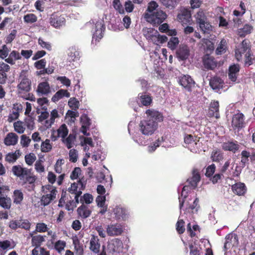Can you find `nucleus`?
<instances>
[{
	"label": "nucleus",
	"mask_w": 255,
	"mask_h": 255,
	"mask_svg": "<svg viewBox=\"0 0 255 255\" xmlns=\"http://www.w3.org/2000/svg\"><path fill=\"white\" fill-rule=\"evenodd\" d=\"M147 115L146 120L140 121L139 129L145 135H151L154 133L158 127V123L162 122L163 116L157 111L148 109L145 112Z\"/></svg>",
	"instance_id": "nucleus-1"
},
{
	"label": "nucleus",
	"mask_w": 255,
	"mask_h": 255,
	"mask_svg": "<svg viewBox=\"0 0 255 255\" xmlns=\"http://www.w3.org/2000/svg\"><path fill=\"white\" fill-rule=\"evenodd\" d=\"M11 171L14 175L23 180V185L28 183L32 185V187H34V183L37 178L30 169L23 167L20 165H16L12 167Z\"/></svg>",
	"instance_id": "nucleus-2"
},
{
	"label": "nucleus",
	"mask_w": 255,
	"mask_h": 255,
	"mask_svg": "<svg viewBox=\"0 0 255 255\" xmlns=\"http://www.w3.org/2000/svg\"><path fill=\"white\" fill-rule=\"evenodd\" d=\"M166 13L161 10H157L152 13L145 12L144 18L148 22L153 25H159L167 18Z\"/></svg>",
	"instance_id": "nucleus-3"
},
{
	"label": "nucleus",
	"mask_w": 255,
	"mask_h": 255,
	"mask_svg": "<svg viewBox=\"0 0 255 255\" xmlns=\"http://www.w3.org/2000/svg\"><path fill=\"white\" fill-rule=\"evenodd\" d=\"M20 83L17 85V88L20 93L29 92L31 89V80L26 75V72L22 71L19 75Z\"/></svg>",
	"instance_id": "nucleus-4"
},
{
	"label": "nucleus",
	"mask_w": 255,
	"mask_h": 255,
	"mask_svg": "<svg viewBox=\"0 0 255 255\" xmlns=\"http://www.w3.org/2000/svg\"><path fill=\"white\" fill-rule=\"evenodd\" d=\"M249 51H252L251 42L249 39H245L235 50L236 58L238 61H240L242 59V54Z\"/></svg>",
	"instance_id": "nucleus-5"
},
{
	"label": "nucleus",
	"mask_w": 255,
	"mask_h": 255,
	"mask_svg": "<svg viewBox=\"0 0 255 255\" xmlns=\"http://www.w3.org/2000/svg\"><path fill=\"white\" fill-rule=\"evenodd\" d=\"M85 186V184H84L80 179L77 183H72L68 189L70 193L75 195L74 199L76 203H79V198L81 196L82 193V190L84 189Z\"/></svg>",
	"instance_id": "nucleus-6"
},
{
	"label": "nucleus",
	"mask_w": 255,
	"mask_h": 255,
	"mask_svg": "<svg viewBox=\"0 0 255 255\" xmlns=\"http://www.w3.org/2000/svg\"><path fill=\"white\" fill-rule=\"evenodd\" d=\"M232 126L234 129L240 130L246 126L244 115L238 112L233 116L232 120Z\"/></svg>",
	"instance_id": "nucleus-7"
},
{
	"label": "nucleus",
	"mask_w": 255,
	"mask_h": 255,
	"mask_svg": "<svg viewBox=\"0 0 255 255\" xmlns=\"http://www.w3.org/2000/svg\"><path fill=\"white\" fill-rule=\"evenodd\" d=\"M204 68L207 70H214L218 65V62L214 56L206 54L202 58Z\"/></svg>",
	"instance_id": "nucleus-8"
},
{
	"label": "nucleus",
	"mask_w": 255,
	"mask_h": 255,
	"mask_svg": "<svg viewBox=\"0 0 255 255\" xmlns=\"http://www.w3.org/2000/svg\"><path fill=\"white\" fill-rule=\"evenodd\" d=\"M179 84L188 92H191L195 87V82L189 75H183L179 78Z\"/></svg>",
	"instance_id": "nucleus-9"
},
{
	"label": "nucleus",
	"mask_w": 255,
	"mask_h": 255,
	"mask_svg": "<svg viewBox=\"0 0 255 255\" xmlns=\"http://www.w3.org/2000/svg\"><path fill=\"white\" fill-rule=\"evenodd\" d=\"M177 19L179 22L182 23L183 26L190 24L192 21L190 10L187 8L181 9L177 15Z\"/></svg>",
	"instance_id": "nucleus-10"
},
{
	"label": "nucleus",
	"mask_w": 255,
	"mask_h": 255,
	"mask_svg": "<svg viewBox=\"0 0 255 255\" xmlns=\"http://www.w3.org/2000/svg\"><path fill=\"white\" fill-rule=\"evenodd\" d=\"M65 21L63 16L56 12L52 13L49 18V23L55 28H59L64 25Z\"/></svg>",
	"instance_id": "nucleus-11"
},
{
	"label": "nucleus",
	"mask_w": 255,
	"mask_h": 255,
	"mask_svg": "<svg viewBox=\"0 0 255 255\" xmlns=\"http://www.w3.org/2000/svg\"><path fill=\"white\" fill-rule=\"evenodd\" d=\"M124 247L122 241L119 239H114L108 245V249L112 253H120L123 252Z\"/></svg>",
	"instance_id": "nucleus-12"
},
{
	"label": "nucleus",
	"mask_w": 255,
	"mask_h": 255,
	"mask_svg": "<svg viewBox=\"0 0 255 255\" xmlns=\"http://www.w3.org/2000/svg\"><path fill=\"white\" fill-rule=\"evenodd\" d=\"M105 30V26L104 24V21L99 20L95 23V31L93 34V40L99 41L103 37L104 32Z\"/></svg>",
	"instance_id": "nucleus-13"
},
{
	"label": "nucleus",
	"mask_w": 255,
	"mask_h": 255,
	"mask_svg": "<svg viewBox=\"0 0 255 255\" xmlns=\"http://www.w3.org/2000/svg\"><path fill=\"white\" fill-rule=\"evenodd\" d=\"M10 70V67L7 64L0 62V84L4 85L8 79L7 72Z\"/></svg>",
	"instance_id": "nucleus-14"
},
{
	"label": "nucleus",
	"mask_w": 255,
	"mask_h": 255,
	"mask_svg": "<svg viewBox=\"0 0 255 255\" xmlns=\"http://www.w3.org/2000/svg\"><path fill=\"white\" fill-rule=\"evenodd\" d=\"M106 231L109 236H119L123 233V228L119 224H111L108 225Z\"/></svg>",
	"instance_id": "nucleus-15"
},
{
	"label": "nucleus",
	"mask_w": 255,
	"mask_h": 255,
	"mask_svg": "<svg viewBox=\"0 0 255 255\" xmlns=\"http://www.w3.org/2000/svg\"><path fill=\"white\" fill-rule=\"evenodd\" d=\"M240 66L239 64H233L230 65L228 70L229 79L232 82H236L239 75Z\"/></svg>",
	"instance_id": "nucleus-16"
},
{
	"label": "nucleus",
	"mask_w": 255,
	"mask_h": 255,
	"mask_svg": "<svg viewBox=\"0 0 255 255\" xmlns=\"http://www.w3.org/2000/svg\"><path fill=\"white\" fill-rule=\"evenodd\" d=\"M222 148L225 151L235 153L239 149L240 145L237 140L228 141L222 143Z\"/></svg>",
	"instance_id": "nucleus-17"
},
{
	"label": "nucleus",
	"mask_w": 255,
	"mask_h": 255,
	"mask_svg": "<svg viewBox=\"0 0 255 255\" xmlns=\"http://www.w3.org/2000/svg\"><path fill=\"white\" fill-rule=\"evenodd\" d=\"M50 193L43 195L41 198V203L45 206L50 204V203L56 198V195L57 191L55 188L51 187Z\"/></svg>",
	"instance_id": "nucleus-18"
},
{
	"label": "nucleus",
	"mask_w": 255,
	"mask_h": 255,
	"mask_svg": "<svg viewBox=\"0 0 255 255\" xmlns=\"http://www.w3.org/2000/svg\"><path fill=\"white\" fill-rule=\"evenodd\" d=\"M189 54L190 50L189 47L186 45H180L176 52L177 57L180 60L187 59Z\"/></svg>",
	"instance_id": "nucleus-19"
},
{
	"label": "nucleus",
	"mask_w": 255,
	"mask_h": 255,
	"mask_svg": "<svg viewBox=\"0 0 255 255\" xmlns=\"http://www.w3.org/2000/svg\"><path fill=\"white\" fill-rule=\"evenodd\" d=\"M208 115L210 118L215 117L217 119L220 118L219 103L218 101H214L210 103Z\"/></svg>",
	"instance_id": "nucleus-20"
},
{
	"label": "nucleus",
	"mask_w": 255,
	"mask_h": 255,
	"mask_svg": "<svg viewBox=\"0 0 255 255\" xmlns=\"http://www.w3.org/2000/svg\"><path fill=\"white\" fill-rule=\"evenodd\" d=\"M143 34L148 41L153 42L157 35L158 31L153 28L144 27L142 29Z\"/></svg>",
	"instance_id": "nucleus-21"
},
{
	"label": "nucleus",
	"mask_w": 255,
	"mask_h": 255,
	"mask_svg": "<svg viewBox=\"0 0 255 255\" xmlns=\"http://www.w3.org/2000/svg\"><path fill=\"white\" fill-rule=\"evenodd\" d=\"M233 193L238 196L244 195L247 189L244 183L238 182L232 186Z\"/></svg>",
	"instance_id": "nucleus-22"
},
{
	"label": "nucleus",
	"mask_w": 255,
	"mask_h": 255,
	"mask_svg": "<svg viewBox=\"0 0 255 255\" xmlns=\"http://www.w3.org/2000/svg\"><path fill=\"white\" fill-rule=\"evenodd\" d=\"M34 233H30L29 236L31 238V245L34 247H40L42 244L45 242V236L41 235H34Z\"/></svg>",
	"instance_id": "nucleus-23"
},
{
	"label": "nucleus",
	"mask_w": 255,
	"mask_h": 255,
	"mask_svg": "<svg viewBox=\"0 0 255 255\" xmlns=\"http://www.w3.org/2000/svg\"><path fill=\"white\" fill-rule=\"evenodd\" d=\"M36 92L39 96L47 95L51 92L49 83L47 82L40 83L37 86Z\"/></svg>",
	"instance_id": "nucleus-24"
},
{
	"label": "nucleus",
	"mask_w": 255,
	"mask_h": 255,
	"mask_svg": "<svg viewBox=\"0 0 255 255\" xmlns=\"http://www.w3.org/2000/svg\"><path fill=\"white\" fill-rule=\"evenodd\" d=\"M224 247L225 248H230L231 247L234 246L238 244V238L237 235L230 234L226 236Z\"/></svg>",
	"instance_id": "nucleus-25"
},
{
	"label": "nucleus",
	"mask_w": 255,
	"mask_h": 255,
	"mask_svg": "<svg viewBox=\"0 0 255 255\" xmlns=\"http://www.w3.org/2000/svg\"><path fill=\"white\" fill-rule=\"evenodd\" d=\"M66 246V243L63 240H58L55 242L53 245L49 244V242L47 244V246L49 249H54L58 253L61 254Z\"/></svg>",
	"instance_id": "nucleus-26"
},
{
	"label": "nucleus",
	"mask_w": 255,
	"mask_h": 255,
	"mask_svg": "<svg viewBox=\"0 0 255 255\" xmlns=\"http://www.w3.org/2000/svg\"><path fill=\"white\" fill-rule=\"evenodd\" d=\"M18 137L13 132L7 133L4 139V143L7 146L14 145L17 143Z\"/></svg>",
	"instance_id": "nucleus-27"
},
{
	"label": "nucleus",
	"mask_w": 255,
	"mask_h": 255,
	"mask_svg": "<svg viewBox=\"0 0 255 255\" xmlns=\"http://www.w3.org/2000/svg\"><path fill=\"white\" fill-rule=\"evenodd\" d=\"M92 213L89 207L84 204H82L77 209V213L79 216L83 219L89 217Z\"/></svg>",
	"instance_id": "nucleus-28"
},
{
	"label": "nucleus",
	"mask_w": 255,
	"mask_h": 255,
	"mask_svg": "<svg viewBox=\"0 0 255 255\" xmlns=\"http://www.w3.org/2000/svg\"><path fill=\"white\" fill-rule=\"evenodd\" d=\"M137 98L141 104L144 106H149L152 102L151 96L146 93H139Z\"/></svg>",
	"instance_id": "nucleus-29"
},
{
	"label": "nucleus",
	"mask_w": 255,
	"mask_h": 255,
	"mask_svg": "<svg viewBox=\"0 0 255 255\" xmlns=\"http://www.w3.org/2000/svg\"><path fill=\"white\" fill-rule=\"evenodd\" d=\"M13 203L16 205H20L24 199V195L21 190H14L12 196Z\"/></svg>",
	"instance_id": "nucleus-30"
},
{
	"label": "nucleus",
	"mask_w": 255,
	"mask_h": 255,
	"mask_svg": "<svg viewBox=\"0 0 255 255\" xmlns=\"http://www.w3.org/2000/svg\"><path fill=\"white\" fill-rule=\"evenodd\" d=\"M224 82L219 77L215 76L210 81V85L214 90L220 89L223 88Z\"/></svg>",
	"instance_id": "nucleus-31"
},
{
	"label": "nucleus",
	"mask_w": 255,
	"mask_h": 255,
	"mask_svg": "<svg viewBox=\"0 0 255 255\" xmlns=\"http://www.w3.org/2000/svg\"><path fill=\"white\" fill-rule=\"evenodd\" d=\"M194 17L197 25L208 19L205 10L202 8L198 10V11L195 14Z\"/></svg>",
	"instance_id": "nucleus-32"
},
{
	"label": "nucleus",
	"mask_w": 255,
	"mask_h": 255,
	"mask_svg": "<svg viewBox=\"0 0 255 255\" xmlns=\"http://www.w3.org/2000/svg\"><path fill=\"white\" fill-rule=\"evenodd\" d=\"M197 25L201 31L204 33L210 34L213 30V26L208 20V19L205 21L199 23Z\"/></svg>",
	"instance_id": "nucleus-33"
},
{
	"label": "nucleus",
	"mask_w": 255,
	"mask_h": 255,
	"mask_svg": "<svg viewBox=\"0 0 255 255\" xmlns=\"http://www.w3.org/2000/svg\"><path fill=\"white\" fill-rule=\"evenodd\" d=\"M47 110V107H42V110H40L39 108L37 109V113L38 114H40V115L38 117V121L39 122H45L46 120H48L47 119L49 116V114Z\"/></svg>",
	"instance_id": "nucleus-34"
},
{
	"label": "nucleus",
	"mask_w": 255,
	"mask_h": 255,
	"mask_svg": "<svg viewBox=\"0 0 255 255\" xmlns=\"http://www.w3.org/2000/svg\"><path fill=\"white\" fill-rule=\"evenodd\" d=\"M98 237L93 236L90 242V249L95 253H98L100 251V244Z\"/></svg>",
	"instance_id": "nucleus-35"
},
{
	"label": "nucleus",
	"mask_w": 255,
	"mask_h": 255,
	"mask_svg": "<svg viewBox=\"0 0 255 255\" xmlns=\"http://www.w3.org/2000/svg\"><path fill=\"white\" fill-rule=\"evenodd\" d=\"M192 177L188 180L190 185L194 188H195L198 184V183L200 181V175L197 169L193 170Z\"/></svg>",
	"instance_id": "nucleus-36"
},
{
	"label": "nucleus",
	"mask_w": 255,
	"mask_h": 255,
	"mask_svg": "<svg viewBox=\"0 0 255 255\" xmlns=\"http://www.w3.org/2000/svg\"><path fill=\"white\" fill-rule=\"evenodd\" d=\"M21 58V57L19 53L16 50H13L10 53L9 57L5 59V61L8 64L13 65L15 64V60H19Z\"/></svg>",
	"instance_id": "nucleus-37"
},
{
	"label": "nucleus",
	"mask_w": 255,
	"mask_h": 255,
	"mask_svg": "<svg viewBox=\"0 0 255 255\" xmlns=\"http://www.w3.org/2000/svg\"><path fill=\"white\" fill-rule=\"evenodd\" d=\"M68 60L69 62L75 61L80 58V52L75 47H72L69 49Z\"/></svg>",
	"instance_id": "nucleus-38"
},
{
	"label": "nucleus",
	"mask_w": 255,
	"mask_h": 255,
	"mask_svg": "<svg viewBox=\"0 0 255 255\" xmlns=\"http://www.w3.org/2000/svg\"><path fill=\"white\" fill-rule=\"evenodd\" d=\"M114 213L117 220H125L127 218L126 210L120 207H116L114 209Z\"/></svg>",
	"instance_id": "nucleus-39"
},
{
	"label": "nucleus",
	"mask_w": 255,
	"mask_h": 255,
	"mask_svg": "<svg viewBox=\"0 0 255 255\" xmlns=\"http://www.w3.org/2000/svg\"><path fill=\"white\" fill-rule=\"evenodd\" d=\"M58 117L59 114L58 111L56 109L53 110L50 113V119L45 121V124H44V126L46 128H50L52 125L54 123L55 119Z\"/></svg>",
	"instance_id": "nucleus-40"
},
{
	"label": "nucleus",
	"mask_w": 255,
	"mask_h": 255,
	"mask_svg": "<svg viewBox=\"0 0 255 255\" xmlns=\"http://www.w3.org/2000/svg\"><path fill=\"white\" fill-rule=\"evenodd\" d=\"M64 97H69L70 93L66 90L61 89L58 91L52 97V101L54 102H57Z\"/></svg>",
	"instance_id": "nucleus-41"
},
{
	"label": "nucleus",
	"mask_w": 255,
	"mask_h": 255,
	"mask_svg": "<svg viewBox=\"0 0 255 255\" xmlns=\"http://www.w3.org/2000/svg\"><path fill=\"white\" fill-rule=\"evenodd\" d=\"M180 0H159L160 2L166 8L170 9L174 8Z\"/></svg>",
	"instance_id": "nucleus-42"
},
{
	"label": "nucleus",
	"mask_w": 255,
	"mask_h": 255,
	"mask_svg": "<svg viewBox=\"0 0 255 255\" xmlns=\"http://www.w3.org/2000/svg\"><path fill=\"white\" fill-rule=\"evenodd\" d=\"M68 129L65 124H62L56 131V138L61 137L64 139L68 135Z\"/></svg>",
	"instance_id": "nucleus-43"
},
{
	"label": "nucleus",
	"mask_w": 255,
	"mask_h": 255,
	"mask_svg": "<svg viewBox=\"0 0 255 255\" xmlns=\"http://www.w3.org/2000/svg\"><path fill=\"white\" fill-rule=\"evenodd\" d=\"M253 30V27L250 24H245L244 27L240 28L238 31L240 37H244L247 34H250Z\"/></svg>",
	"instance_id": "nucleus-44"
},
{
	"label": "nucleus",
	"mask_w": 255,
	"mask_h": 255,
	"mask_svg": "<svg viewBox=\"0 0 255 255\" xmlns=\"http://www.w3.org/2000/svg\"><path fill=\"white\" fill-rule=\"evenodd\" d=\"M227 43L225 39H222L216 49V54L221 55L226 52L227 49Z\"/></svg>",
	"instance_id": "nucleus-45"
},
{
	"label": "nucleus",
	"mask_w": 255,
	"mask_h": 255,
	"mask_svg": "<svg viewBox=\"0 0 255 255\" xmlns=\"http://www.w3.org/2000/svg\"><path fill=\"white\" fill-rule=\"evenodd\" d=\"M11 205V200L7 197H0V206L4 209H9Z\"/></svg>",
	"instance_id": "nucleus-46"
},
{
	"label": "nucleus",
	"mask_w": 255,
	"mask_h": 255,
	"mask_svg": "<svg viewBox=\"0 0 255 255\" xmlns=\"http://www.w3.org/2000/svg\"><path fill=\"white\" fill-rule=\"evenodd\" d=\"M211 158L213 161L219 162L223 159V153L219 149L214 150L211 153Z\"/></svg>",
	"instance_id": "nucleus-47"
},
{
	"label": "nucleus",
	"mask_w": 255,
	"mask_h": 255,
	"mask_svg": "<svg viewBox=\"0 0 255 255\" xmlns=\"http://www.w3.org/2000/svg\"><path fill=\"white\" fill-rule=\"evenodd\" d=\"M73 244L76 254L78 255H83L84 251L83 245L80 243L79 240L77 238L73 239Z\"/></svg>",
	"instance_id": "nucleus-48"
},
{
	"label": "nucleus",
	"mask_w": 255,
	"mask_h": 255,
	"mask_svg": "<svg viewBox=\"0 0 255 255\" xmlns=\"http://www.w3.org/2000/svg\"><path fill=\"white\" fill-rule=\"evenodd\" d=\"M75 139V135L70 134L65 139L63 140V141L65 144L66 147L68 149H70L73 146V144Z\"/></svg>",
	"instance_id": "nucleus-49"
},
{
	"label": "nucleus",
	"mask_w": 255,
	"mask_h": 255,
	"mask_svg": "<svg viewBox=\"0 0 255 255\" xmlns=\"http://www.w3.org/2000/svg\"><path fill=\"white\" fill-rule=\"evenodd\" d=\"M48 228L46 224L44 223H37L35 227V230L33 232L34 233L37 232L45 233L48 231Z\"/></svg>",
	"instance_id": "nucleus-50"
},
{
	"label": "nucleus",
	"mask_w": 255,
	"mask_h": 255,
	"mask_svg": "<svg viewBox=\"0 0 255 255\" xmlns=\"http://www.w3.org/2000/svg\"><path fill=\"white\" fill-rule=\"evenodd\" d=\"M52 147L50 140L46 139L41 144V150L43 152H48L51 150Z\"/></svg>",
	"instance_id": "nucleus-51"
},
{
	"label": "nucleus",
	"mask_w": 255,
	"mask_h": 255,
	"mask_svg": "<svg viewBox=\"0 0 255 255\" xmlns=\"http://www.w3.org/2000/svg\"><path fill=\"white\" fill-rule=\"evenodd\" d=\"M93 201V198L91 194L89 193L84 194V195L80 198V202L82 204H84L85 203L87 204L91 203Z\"/></svg>",
	"instance_id": "nucleus-52"
},
{
	"label": "nucleus",
	"mask_w": 255,
	"mask_h": 255,
	"mask_svg": "<svg viewBox=\"0 0 255 255\" xmlns=\"http://www.w3.org/2000/svg\"><path fill=\"white\" fill-rule=\"evenodd\" d=\"M23 19L24 22L27 23H32L37 21V17L33 13H28L24 16Z\"/></svg>",
	"instance_id": "nucleus-53"
},
{
	"label": "nucleus",
	"mask_w": 255,
	"mask_h": 255,
	"mask_svg": "<svg viewBox=\"0 0 255 255\" xmlns=\"http://www.w3.org/2000/svg\"><path fill=\"white\" fill-rule=\"evenodd\" d=\"M14 130L19 133H22L25 130V127L23 126V123L21 121H17L13 124Z\"/></svg>",
	"instance_id": "nucleus-54"
},
{
	"label": "nucleus",
	"mask_w": 255,
	"mask_h": 255,
	"mask_svg": "<svg viewBox=\"0 0 255 255\" xmlns=\"http://www.w3.org/2000/svg\"><path fill=\"white\" fill-rule=\"evenodd\" d=\"M185 222L183 220H179L176 224V230L179 234H182L185 231Z\"/></svg>",
	"instance_id": "nucleus-55"
},
{
	"label": "nucleus",
	"mask_w": 255,
	"mask_h": 255,
	"mask_svg": "<svg viewBox=\"0 0 255 255\" xmlns=\"http://www.w3.org/2000/svg\"><path fill=\"white\" fill-rule=\"evenodd\" d=\"M253 54L252 53V51L247 52L245 54V66L249 67L250 65H252L253 63V60L254 58H252V56Z\"/></svg>",
	"instance_id": "nucleus-56"
},
{
	"label": "nucleus",
	"mask_w": 255,
	"mask_h": 255,
	"mask_svg": "<svg viewBox=\"0 0 255 255\" xmlns=\"http://www.w3.org/2000/svg\"><path fill=\"white\" fill-rule=\"evenodd\" d=\"M155 39L153 41V43L156 45H158L159 44H162L165 42H166L168 40V38L165 35H161L159 34L158 32L157 35H156Z\"/></svg>",
	"instance_id": "nucleus-57"
},
{
	"label": "nucleus",
	"mask_w": 255,
	"mask_h": 255,
	"mask_svg": "<svg viewBox=\"0 0 255 255\" xmlns=\"http://www.w3.org/2000/svg\"><path fill=\"white\" fill-rule=\"evenodd\" d=\"M69 160L71 162L75 163L78 159V151L75 149H71L69 152Z\"/></svg>",
	"instance_id": "nucleus-58"
},
{
	"label": "nucleus",
	"mask_w": 255,
	"mask_h": 255,
	"mask_svg": "<svg viewBox=\"0 0 255 255\" xmlns=\"http://www.w3.org/2000/svg\"><path fill=\"white\" fill-rule=\"evenodd\" d=\"M36 157L32 153L26 154L25 156V161L26 163L28 165H32L33 162L36 160Z\"/></svg>",
	"instance_id": "nucleus-59"
},
{
	"label": "nucleus",
	"mask_w": 255,
	"mask_h": 255,
	"mask_svg": "<svg viewBox=\"0 0 255 255\" xmlns=\"http://www.w3.org/2000/svg\"><path fill=\"white\" fill-rule=\"evenodd\" d=\"M158 6L157 3L155 1H151L148 3V6L145 12L152 13L156 8Z\"/></svg>",
	"instance_id": "nucleus-60"
},
{
	"label": "nucleus",
	"mask_w": 255,
	"mask_h": 255,
	"mask_svg": "<svg viewBox=\"0 0 255 255\" xmlns=\"http://www.w3.org/2000/svg\"><path fill=\"white\" fill-rule=\"evenodd\" d=\"M179 43V40L177 37H172L170 39L169 41L168 42V46L171 49H174L178 44Z\"/></svg>",
	"instance_id": "nucleus-61"
},
{
	"label": "nucleus",
	"mask_w": 255,
	"mask_h": 255,
	"mask_svg": "<svg viewBox=\"0 0 255 255\" xmlns=\"http://www.w3.org/2000/svg\"><path fill=\"white\" fill-rule=\"evenodd\" d=\"M38 44L43 48L50 51L52 49L51 44L48 42L44 41L41 38H39L38 40Z\"/></svg>",
	"instance_id": "nucleus-62"
},
{
	"label": "nucleus",
	"mask_w": 255,
	"mask_h": 255,
	"mask_svg": "<svg viewBox=\"0 0 255 255\" xmlns=\"http://www.w3.org/2000/svg\"><path fill=\"white\" fill-rule=\"evenodd\" d=\"M19 109L18 108V107H17L16 109L15 108H14L13 109L12 112L10 114H9L8 116L9 121L11 122L18 118L19 116Z\"/></svg>",
	"instance_id": "nucleus-63"
},
{
	"label": "nucleus",
	"mask_w": 255,
	"mask_h": 255,
	"mask_svg": "<svg viewBox=\"0 0 255 255\" xmlns=\"http://www.w3.org/2000/svg\"><path fill=\"white\" fill-rule=\"evenodd\" d=\"M113 6L120 13H124V9L120 0H114Z\"/></svg>",
	"instance_id": "nucleus-64"
}]
</instances>
